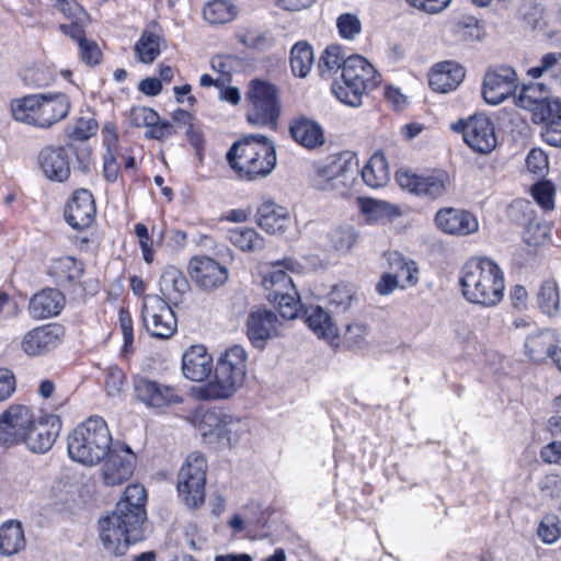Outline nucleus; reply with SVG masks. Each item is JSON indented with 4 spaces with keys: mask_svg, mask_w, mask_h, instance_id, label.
I'll return each instance as SVG.
<instances>
[{
    "mask_svg": "<svg viewBox=\"0 0 561 561\" xmlns=\"http://www.w3.org/2000/svg\"><path fill=\"white\" fill-rule=\"evenodd\" d=\"M463 298L474 305L493 308L504 297L505 279L500 265L489 257H473L461 270Z\"/></svg>",
    "mask_w": 561,
    "mask_h": 561,
    "instance_id": "nucleus-1",
    "label": "nucleus"
},
{
    "mask_svg": "<svg viewBox=\"0 0 561 561\" xmlns=\"http://www.w3.org/2000/svg\"><path fill=\"white\" fill-rule=\"evenodd\" d=\"M545 73H549L553 87L542 82H530L524 84L515 98L518 107L531 112L535 123L545 112H549V107L559 102V99L551 98V94L554 88H561V53L542 55L539 64L527 70V76L533 79L541 78Z\"/></svg>",
    "mask_w": 561,
    "mask_h": 561,
    "instance_id": "nucleus-2",
    "label": "nucleus"
},
{
    "mask_svg": "<svg viewBox=\"0 0 561 561\" xmlns=\"http://www.w3.org/2000/svg\"><path fill=\"white\" fill-rule=\"evenodd\" d=\"M276 160L275 146L264 135H249L234 142L227 152L231 168L250 181L272 173Z\"/></svg>",
    "mask_w": 561,
    "mask_h": 561,
    "instance_id": "nucleus-3",
    "label": "nucleus"
},
{
    "mask_svg": "<svg viewBox=\"0 0 561 561\" xmlns=\"http://www.w3.org/2000/svg\"><path fill=\"white\" fill-rule=\"evenodd\" d=\"M112 435L103 417L92 415L77 425L67 438L69 457L83 466L100 463L112 446Z\"/></svg>",
    "mask_w": 561,
    "mask_h": 561,
    "instance_id": "nucleus-4",
    "label": "nucleus"
},
{
    "mask_svg": "<svg viewBox=\"0 0 561 561\" xmlns=\"http://www.w3.org/2000/svg\"><path fill=\"white\" fill-rule=\"evenodd\" d=\"M247 352L232 345L217 358L211 378L198 389L204 400H222L232 397L243 385L247 374Z\"/></svg>",
    "mask_w": 561,
    "mask_h": 561,
    "instance_id": "nucleus-5",
    "label": "nucleus"
},
{
    "mask_svg": "<svg viewBox=\"0 0 561 561\" xmlns=\"http://www.w3.org/2000/svg\"><path fill=\"white\" fill-rule=\"evenodd\" d=\"M10 108L16 122L45 129L69 114L70 100L64 93H34L12 100Z\"/></svg>",
    "mask_w": 561,
    "mask_h": 561,
    "instance_id": "nucleus-6",
    "label": "nucleus"
},
{
    "mask_svg": "<svg viewBox=\"0 0 561 561\" xmlns=\"http://www.w3.org/2000/svg\"><path fill=\"white\" fill-rule=\"evenodd\" d=\"M301 265L293 259H284L271 264L264 273L262 285L268 301L273 302L286 320L298 316L301 304L298 290L287 272L298 273Z\"/></svg>",
    "mask_w": 561,
    "mask_h": 561,
    "instance_id": "nucleus-7",
    "label": "nucleus"
},
{
    "mask_svg": "<svg viewBox=\"0 0 561 561\" xmlns=\"http://www.w3.org/2000/svg\"><path fill=\"white\" fill-rule=\"evenodd\" d=\"M380 76L375 67L360 55H351L344 61L341 81L332 87L335 96L344 104L358 107L363 96L376 89Z\"/></svg>",
    "mask_w": 561,
    "mask_h": 561,
    "instance_id": "nucleus-8",
    "label": "nucleus"
},
{
    "mask_svg": "<svg viewBox=\"0 0 561 561\" xmlns=\"http://www.w3.org/2000/svg\"><path fill=\"white\" fill-rule=\"evenodd\" d=\"M144 523L137 515L114 510L99 520L100 539L104 549L115 556H123L131 543L144 539Z\"/></svg>",
    "mask_w": 561,
    "mask_h": 561,
    "instance_id": "nucleus-9",
    "label": "nucleus"
},
{
    "mask_svg": "<svg viewBox=\"0 0 561 561\" xmlns=\"http://www.w3.org/2000/svg\"><path fill=\"white\" fill-rule=\"evenodd\" d=\"M247 119L256 127L275 128L280 114L277 88L264 80L254 79L249 83L247 92Z\"/></svg>",
    "mask_w": 561,
    "mask_h": 561,
    "instance_id": "nucleus-10",
    "label": "nucleus"
},
{
    "mask_svg": "<svg viewBox=\"0 0 561 561\" xmlns=\"http://www.w3.org/2000/svg\"><path fill=\"white\" fill-rule=\"evenodd\" d=\"M357 167L356 156L351 151L331 154L317 165V186L322 191L344 196L357 173Z\"/></svg>",
    "mask_w": 561,
    "mask_h": 561,
    "instance_id": "nucleus-11",
    "label": "nucleus"
},
{
    "mask_svg": "<svg viewBox=\"0 0 561 561\" xmlns=\"http://www.w3.org/2000/svg\"><path fill=\"white\" fill-rule=\"evenodd\" d=\"M199 431L208 445L236 447L248 437L249 425L230 415L207 412L203 415Z\"/></svg>",
    "mask_w": 561,
    "mask_h": 561,
    "instance_id": "nucleus-12",
    "label": "nucleus"
},
{
    "mask_svg": "<svg viewBox=\"0 0 561 561\" xmlns=\"http://www.w3.org/2000/svg\"><path fill=\"white\" fill-rule=\"evenodd\" d=\"M396 181L402 190L428 199L443 197L453 185L450 174L443 169H434L423 174L400 169L396 172Z\"/></svg>",
    "mask_w": 561,
    "mask_h": 561,
    "instance_id": "nucleus-13",
    "label": "nucleus"
},
{
    "mask_svg": "<svg viewBox=\"0 0 561 561\" xmlns=\"http://www.w3.org/2000/svg\"><path fill=\"white\" fill-rule=\"evenodd\" d=\"M207 461L201 453H191L178 474V491L183 502L196 507L205 501Z\"/></svg>",
    "mask_w": 561,
    "mask_h": 561,
    "instance_id": "nucleus-14",
    "label": "nucleus"
},
{
    "mask_svg": "<svg viewBox=\"0 0 561 561\" xmlns=\"http://www.w3.org/2000/svg\"><path fill=\"white\" fill-rule=\"evenodd\" d=\"M170 305L158 295L144 296L141 320L152 337L167 340L176 332L178 321Z\"/></svg>",
    "mask_w": 561,
    "mask_h": 561,
    "instance_id": "nucleus-15",
    "label": "nucleus"
},
{
    "mask_svg": "<svg viewBox=\"0 0 561 561\" xmlns=\"http://www.w3.org/2000/svg\"><path fill=\"white\" fill-rule=\"evenodd\" d=\"M453 129L461 133L465 142L476 152L490 153L496 147L494 124L486 115L476 114L459 121L453 125Z\"/></svg>",
    "mask_w": 561,
    "mask_h": 561,
    "instance_id": "nucleus-16",
    "label": "nucleus"
},
{
    "mask_svg": "<svg viewBox=\"0 0 561 561\" xmlns=\"http://www.w3.org/2000/svg\"><path fill=\"white\" fill-rule=\"evenodd\" d=\"M32 410L23 404H13L0 415V446L12 447L22 444L33 424Z\"/></svg>",
    "mask_w": 561,
    "mask_h": 561,
    "instance_id": "nucleus-17",
    "label": "nucleus"
},
{
    "mask_svg": "<svg viewBox=\"0 0 561 561\" xmlns=\"http://www.w3.org/2000/svg\"><path fill=\"white\" fill-rule=\"evenodd\" d=\"M136 456L127 445H115L110 449L101 468L105 485L115 486L126 482L134 473Z\"/></svg>",
    "mask_w": 561,
    "mask_h": 561,
    "instance_id": "nucleus-18",
    "label": "nucleus"
},
{
    "mask_svg": "<svg viewBox=\"0 0 561 561\" xmlns=\"http://www.w3.org/2000/svg\"><path fill=\"white\" fill-rule=\"evenodd\" d=\"M73 151L71 144L46 146L41 149L37 162L44 176L51 182H66L70 176V157Z\"/></svg>",
    "mask_w": 561,
    "mask_h": 561,
    "instance_id": "nucleus-19",
    "label": "nucleus"
},
{
    "mask_svg": "<svg viewBox=\"0 0 561 561\" xmlns=\"http://www.w3.org/2000/svg\"><path fill=\"white\" fill-rule=\"evenodd\" d=\"M517 82V73L512 67H496L484 76L482 84L483 99L491 105H497L516 91Z\"/></svg>",
    "mask_w": 561,
    "mask_h": 561,
    "instance_id": "nucleus-20",
    "label": "nucleus"
},
{
    "mask_svg": "<svg viewBox=\"0 0 561 561\" xmlns=\"http://www.w3.org/2000/svg\"><path fill=\"white\" fill-rule=\"evenodd\" d=\"M65 330L56 323H48L27 331L21 340V350L28 356H42L58 347Z\"/></svg>",
    "mask_w": 561,
    "mask_h": 561,
    "instance_id": "nucleus-21",
    "label": "nucleus"
},
{
    "mask_svg": "<svg viewBox=\"0 0 561 561\" xmlns=\"http://www.w3.org/2000/svg\"><path fill=\"white\" fill-rule=\"evenodd\" d=\"M192 280L203 290H214L226 284L228 268L209 256H195L188 263Z\"/></svg>",
    "mask_w": 561,
    "mask_h": 561,
    "instance_id": "nucleus-22",
    "label": "nucleus"
},
{
    "mask_svg": "<svg viewBox=\"0 0 561 561\" xmlns=\"http://www.w3.org/2000/svg\"><path fill=\"white\" fill-rule=\"evenodd\" d=\"M60 428L61 423L57 415L49 414L38 420L34 419L23 444L34 454H45L53 447Z\"/></svg>",
    "mask_w": 561,
    "mask_h": 561,
    "instance_id": "nucleus-23",
    "label": "nucleus"
},
{
    "mask_svg": "<svg viewBox=\"0 0 561 561\" xmlns=\"http://www.w3.org/2000/svg\"><path fill=\"white\" fill-rule=\"evenodd\" d=\"M247 335L255 347H263L267 340L277 336L282 330V322L276 314L267 309H256L249 313L247 319Z\"/></svg>",
    "mask_w": 561,
    "mask_h": 561,
    "instance_id": "nucleus-24",
    "label": "nucleus"
},
{
    "mask_svg": "<svg viewBox=\"0 0 561 561\" xmlns=\"http://www.w3.org/2000/svg\"><path fill=\"white\" fill-rule=\"evenodd\" d=\"M435 224L444 233L459 237L472 234L479 229V221L472 213L453 207L439 209Z\"/></svg>",
    "mask_w": 561,
    "mask_h": 561,
    "instance_id": "nucleus-25",
    "label": "nucleus"
},
{
    "mask_svg": "<svg viewBox=\"0 0 561 561\" xmlns=\"http://www.w3.org/2000/svg\"><path fill=\"white\" fill-rule=\"evenodd\" d=\"M96 213L92 194L84 188L73 193L72 198L66 206V221L75 229L88 228L94 220Z\"/></svg>",
    "mask_w": 561,
    "mask_h": 561,
    "instance_id": "nucleus-26",
    "label": "nucleus"
},
{
    "mask_svg": "<svg viewBox=\"0 0 561 561\" xmlns=\"http://www.w3.org/2000/svg\"><path fill=\"white\" fill-rule=\"evenodd\" d=\"M135 392L140 401L151 408H164L181 401L173 387L146 378L135 382Z\"/></svg>",
    "mask_w": 561,
    "mask_h": 561,
    "instance_id": "nucleus-27",
    "label": "nucleus"
},
{
    "mask_svg": "<svg viewBox=\"0 0 561 561\" xmlns=\"http://www.w3.org/2000/svg\"><path fill=\"white\" fill-rule=\"evenodd\" d=\"M559 343L558 335L553 330L531 332L525 341V355L530 362L542 364L548 358L553 359L560 348Z\"/></svg>",
    "mask_w": 561,
    "mask_h": 561,
    "instance_id": "nucleus-28",
    "label": "nucleus"
},
{
    "mask_svg": "<svg viewBox=\"0 0 561 561\" xmlns=\"http://www.w3.org/2000/svg\"><path fill=\"white\" fill-rule=\"evenodd\" d=\"M65 296L56 288H45L34 294L27 306V312L34 320H43L55 317L65 307Z\"/></svg>",
    "mask_w": 561,
    "mask_h": 561,
    "instance_id": "nucleus-29",
    "label": "nucleus"
},
{
    "mask_svg": "<svg viewBox=\"0 0 561 561\" xmlns=\"http://www.w3.org/2000/svg\"><path fill=\"white\" fill-rule=\"evenodd\" d=\"M291 138L301 147L312 150L325 142V135L322 126L313 118L298 116L289 124Z\"/></svg>",
    "mask_w": 561,
    "mask_h": 561,
    "instance_id": "nucleus-30",
    "label": "nucleus"
},
{
    "mask_svg": "<svg viewBox=\"0 0 561 561\" xmlns=\"http://www.w3.org/2000/svg\"><path fill=\"white\" fill-rule=\"evenodd\" d=\"M213 358L203 345L188 347L182 357V371L185 378L203 381L211 371Z\"/></svg>",
    "mask_w": 561,
    "mask_h": 561,
    "instance_id": "nucleus-31",
    "label": "nucleus"
},
{
    "mask_svg": "<svg viewBox=\"0 0 561 561\" xmlns=\"http://www.w3.org/2000/svg\"><path fill=\"white\" fill-rule=\"evenodd\" d=\"M465 78L463 68L456 61H443L434 66L428 76L431 88L439 93L455 90Z\"/></svg>",
    "mask_w": 561,
    "mask_h": 561,
    "instance_id": "nucleus-32",
    "label": "nucleus"
},
{
    "mask_svg": "<svg viewBox=\"0 0 561 561\" xmlns=\"http://www.w3.org/2000/svg\"><path fill=\"white\" fill-rule=\"evenodd\" d=\"M359 238L360 232L353 225H336L325 234L327 248L340 256L347 255L358 243Z\"/></svg>",
    "mask_w": 561,
    "mask_h": 561,
    "instance_id": "nucleus-33",
    "label": "nucleus"
},
{
    "mask_svg": "<svg viewBox=\"0 0 561 561\" xmlns=\"http://www.w3.org/2000/svg\"><path fill=\"white\" fill-rule=\"evenodd\" d=\"M257 215L259 226L271 234H283L290 224V214L287 208L272 202L261 205Z\"/></svg>",
    "mask_w": 561,
    "mask_h": 561,
    "instance_id": "nucleus-34",
    "label": "nucleus"
},
{
    "mask_svg": "<svg viewBox=\"0 0 561 561\" xmlns=\"http://www.w3.org/2000/svg\"><path fill=\"white\" fill-rule=\"evenodd\" d=\"M188 282L184 274L175 266H167L159 280L161 298L168 304L176 305L188 290Z\"/></svg>",
    "mask_w": 561,
    "mask_h": 561,
    "instance_id": "nucleus-35",
    "label": "nucleus"
},
{
    "mask_svg": "<svg viewBox=\"0 0 561 561\" xmlns=\"http://www.w3.org/2000/svg\"><path fill=\"white\" fill-rule=\"evenodd\" d=\"M305 321L309 329L319 337L334 345L339 340V331L329 313L320 306H311L305 312Z\"/></svg>",
    "mask_w": 561,
    "mask_h": 561,
    "instance_id": "nucleus-36",
    "label": "nucleus"
},
{
    "mask_svg": "<svg viewBox=\"0 0 561 561\" xmlns=\"http://www.w3.org/2000/svg\"><path fill=\"white\" fill-rule=\"evenodd\" d=\"M165 46L162 32L157 26H150L141 33L135 44V54L140 62L152 64Z\"/></svg>",
    "mask_w": 561,
    "mask_h": 561,
    "instance_id": "nucleus-37",
    "label": "nucleus"
},
{
    "mask_svg": "<svg viewBox=\"0 0 561 561\" xmlns=\"http://www.w3.org/2000/svg\"><path fill=\"white\" fill-rule=\"evenodd\" d=\"M48 274L60 286L77 284L83 275V264L73 256H59L51 261Z\"/></svg>",
    "mask_w": 561,
    "mask_h": 561,
    "instance_id": "nucleus-38",
    "label": "nucleus"
},
{
    "mask_svg": "<svg viewBox=\"0 0 561 561\" xmlns=\"http://www.w3.org/2000/svg\"><path fill=\"white\" fill-rule=\"evenodd\" d=\"M26 546L22 525L18 520H8L0 526V554L11 557Z\"/></svg>",
    "mask_w": 561,
    "mask_h": 561,
    "instance_id": "nucleus-39",
    "label": "nucleus"
},
{
    "mask_svg": "<svg viewBox=\"0 0 561 561\" xmlns=\"http://www.w3.org/2000/svg\"><path fill=\"white\" fill-rule=\"evenodd\" d=\"M363 181L371 188H379L390 180V170L382 152L374 153L362 170Z\"/></svg>",
    "mask_w": 561,
    "mask_h": 561,
    "instance_id": "nucleus-40",
    "label": "nucleus"
},
{
    "mask_svg": "<svg viewBox=\"0 0 561 561\" xmlns=\"http://www.w3.org/2000/svg\"><path fill=\"white\" fill-rule=\"evenodd\" d=\"M147 493L142 485L130 484L125 489L124 497L117 502L115 510H121L124 513L137 515L138 520L145 523L146 520V504Z\"/></svg>",
    "mask_w": 561,
    "mask_h": 561,
    "instance_id": "nucleus-41",
    "label": "nucleus"
},
{
    "mask_svg": "<svg viewBox=\"0 0 561 561\" xmlns=\"http://www.w3.org/2000/svg\"><path fill=\"white\" fill-rule=\"evenodd\" d=\"M537 123H542V139L546 144L553 147H561V102H556L549 112L537 118Z\"/></svg>",
    "mask_w": 561,
    "mask_h": 561,
    "instance_id": "nucleus-42",
    "label": "nucleus"
},
{
    "mask_svg": "<svg viewBox=\"0 0 561 561\" xmlns=\"http://www.w3.org/2000/svg\"><path fill=\"white\" fill-rule=\"evenodd\" d=\"M290 68L294 76L306 78L314 62L312 47L307 42H298L290 49Z\"/></svg>",
    "mask_w": 561,
    "mask_h": 561,
    "instance_id": "nucleus-43",
    "label": "nucleus"
},
{
    "mask_svg": "<svg viewBox=\"0 0 561 561\" xmlns=\"http://www.w3.org/2000/svg\"><path fill=\"white\" fill-rule=\"evenodd\" d=\"M229 241L243 252L260 251L264 248V238L253 228L237 227L228 231Z\"/></svg>",
    "mask_w": 561,
    "mask_h": 561,
    "instance_id": "nucleus-44",
    "label": "nucleus"
},
{
    "mask_svg": "<svg viewBox=\"0 0 561 561\" xmlns=\"http://www.w3.org/2000/svg\"><path fill=\"white\" fill-rule=\"evenodd\" d=\"M236 14V8L229 0H211L203 10L204 19L210 24L228 23Z\"/></svg>",
    "mask_w": 561,
    "mask_h": 561,
    "instance_id": "nucleus-45",
    "label": "nucleus"
},
{
    "mask_svg": "<svg viewBox=\"0 0 561 561\" xmlns=\"http://www.w3.org/2000/svg\"><path fill=\"white\" fill-rule=\"evenodd\" d=\"M394 270V276L398 277L401 288L412 287L419 282V270L412 260H407L400 254H394L390 262Z\"/></svg>",
    "mask_w": 561,
    "mask_h": 561,
    "instance_id": "nucleus-46",
    "label": "nucleus"
},
{
    "mask_svg": "<svg viewBox=\"0 0 561 561\" xmlns=\"http://www.w3.org/2000/svg\"><path fill=\"white\" fill-rule=\"evenodd\" d=\"M537 300L543 313L548 316L557 313L560 307V295L557 282L552 279L542 282L537 294Z\"/></svg>",
    "mask_w": 561,
    "mask_h": 561,
    "instance_id": "nucleus-47",
    "label": "nucleus"
},
{
    "mask_svg": "<svg viewBox=\"0 0 561 561\" xmlns=\"http://www.w3.org/2000/svg\"><path fill=\"white\" fill-rule=\"evenodd\" d=\"M536 535L545 545H553L561 538V520L556 514L543 515L537 526Z\"/></svg>",
    "mask_w": 561,
    "mask_h": 561,
    "instance_id": "nucleus-48",
    "label": "nucleus"
},
{
    "mask_svg": "<svg viewBox=\"0 0 561 561\" xmlns=\"http://www.w3.org/2000/svg\"><path fill=\"white\" fill-rule=\"evenodd\" d=\"M520 13L533 30H542L546 26V9L536 0H524Z\"/></svg>",
    "mask_w": 561,
    "mask_h": 561,
    "instance_id": "nucleus-49",
    "label": "nucleus"
},
{
    "mask_svg": "<svg viewBox=\"0 0 561 561\" xmlns=\"http://www.w3.org/2000/svg\"><path fill=\"white\" fill-rule=\"evenodd\" d=\"M99 125L92 112H85L73 123L69 136L77 140H87L98 131Z\"/></svg>",
    "mask_w": 561,
    "mask_h": 561,
    "instance_id": "nucleus-50",
    "label": "nucleus"
},
{
    "mask_svg": "<svg viewBox=\"0 0 561 561\" xmlns=\"http://www.w3.org/2000/svg\"><path fill=\"white\" fill-rule=\"evenodd\" d=\"M353 287L347 284L335 285L328 294V304L334 308L335 311H346L354 299Z\"/></svg>",
    "mask_w": 561,
    "mask_h": 561,
    "instance_id": "nucleus-51",
    "label": "nucleus"
},
{
    "mask_svg": "<svg viewBox=\"0 0 561 561\" xmlns=\"http://www.w3.org/2000/svg\"><path fill=\"white\" fill-rule=\"evenodd\" d=\"M358 207L367 222H378L388 215V204L374 198H358Z\"/></svg>",
    "mask_w": 561,
    "mask_h": 561,
    "instance_id": "nucleus-52",
    "label": "nucleus"
},
{
    "mask_svg": "<svg viewBox=\"0 0 561 561\" xmlns=\"http://www.w3.org/2000/svg\"><path fill=\"white\" fill-rule=\"evenodd\" d=\"M239 41L247 47L265 50L273 46V37L266 33L257 30H244L238 34Z\"/></svg>",
    "mask_w": 561,
    "mask_h": 561,
    "instance_id": "nucleus-53",
    "label": "nucleus"
},
{
    "mask_svg": "<svg viewBox=\"0 0 561 561\" xmlns=\"http://www.w3.org/2000/svg\"><path fill=\"white\" fill-rule=\"evenodd\" d=\"M339 35L347 41L355 39L362 32V22L354 13H342L336 19Z\"/></svg>",
    "mask_w": 561,
    "mask_h": 561,
    "instance_id": "nucleus-54",
    "label": "nucleus"
},
{
    "mask_svg": "<svg viewBox=\"0 0 561 561\" xmlns=\"http://www.w3.org/2000/svg\"><path fill=\"white\" fill-rule=\"evenodd\" d=\"M72 37L79 46L80 57L84 64L95 66L101 61L102 53L95 42L81 35H72Z\"/></svg>",
    "mask_w": 561,
    "mask_h": 561,
    "instance_id": "nucleus-55",
    "label": "nucleus"
},
{
    "mask_svg": "<svg viewBox=\"0 0 561 561\" xmlns=\"http://www.w3.org/2000/svg\"><path fill=\"white\" fill-rule=\"evenodd\" d=\"M345 60L343 48L340 45H331L321 55L319 67L325 68L328 71H334L342 69Z\"/></svg>",
    "mask_w": 561,
    "mask_h": 561,
    "instance_id": "nucleus-56",
    "label": "nucleus"
},
{
    "mask_svg": "<svg viewBox=\"0 0 561 561\" xmlns=\"http://www.w3.org/2000/svg\"><path fill=\"white\" fill-rule=\"evenodd\" d=\"M531 195L536 203L545 210L554 208V187L550 182H539L531 187Z\"/></svg>",
    "mask_w": 561,
    "mask_h": 561,
    "instance_id": "nucleus-57",
    "label": "nucleus"
},
{
    "mask_svg": "<svg viewBox=\"0 0 561 561\" xmlns=\"http://www.w3.org/2000/svg\"><path fill=\"white\" fill-rule=\"evenodd\" d=\"M526 168L530 173L543 176L548 172V157L543 150L533 148L526 157Z\"/></svg>",
    "mask_w": 561,
    "mask_h": 561,
    "instance_id": "nucleus-58",
    "label": "nucleus"
},
{
    "mask_svg": "<svg viewBox=\"0 0 561 561\" xmlns=\"http://www.w3.org/2000/svg\"><path fill=\"white\" fill-rule=\"evenodd\" d=\"M368 329L362 323H352L346 327L344 333L345 343L351 348H363L367 342Z\"/></svg>",
    "mask_w": 561,
    "mask_h": 561,
    "instance_id": "nucleus-59",
    "label": "nucleus"
},
{
    "mask_svg": "<svg viewBox=\"0 0 561 561\" xmlns=\"http://www.w3.org/2000/svg\"><path fill=\"white\" fill-rule=\"evenodd\" d=\"M125 385V375L123 370L116 366H111L107 369L105 377V389L108 396H118Z\"/></svg>",
    "mask_w": 561,
    "mask_h": 561,
    "instance_id": "nucleus-60",
    "label": "nucleus"
},
{
    "mask_svg": "<svg viewBox=\"0 0 561 561\" xmlns=\"http://www.w3.org/2000/svg\"><path fill=\"white\" fill-rule=\"evenodd\" d=\"M538 485L545 496L561 501V476L549 473L539 481Z\"/></svg>",
    "mask_w": 561,
    "mask_h": 561,
    "instance_id": "nucleus-61",
    "label": "nucleus"
},
{
    "mask_svg": "<svg viewBox=\"0 0 561 561\" xmlns=\"http://www.w3.org/2000/svg\"><path fill=\"white\" fill-rule=\"evenodd\" d=\"M135 233L138 238L144 261L146 263H152L154 259V251L152 249V241L149 237L148 228L144 224L138 222L135 225Z\"/></svg>",
    "mask_w": 561,
    "mask_h": 561,
    "instance_id": "nucleus-62",
    "label": "nucleus"
},
{
    "mask_svg": "<svg viewBox=\"0 0 561 561\" xmlns=\"http://www.w3.org/2000/svg\"><path fill=\"white\" fill-rule=\"evenodd\" d=\"M158 113L146 106L134 107L130 111V122L133 125L140 127H150L158 122Z\"/></svg>",
    "mask_w": 561,
    "mask_h": 561,
    "instance_id": "nucleus-63",
    "label": "nucleus"
},
{
    "mask_svg": "<svg viewBox=\"0 0 561 561\" xmlns=\"http://www.w3.org/2000/svg\"><path fill=\"white\" fill-rule=\"evenodd\" d=\"M453 32L455 36L461 41H470L477 38L479 36L478 22L472 18L458 21L453 26Z\"/></svg>",
    "mask_w": 561,
    "mask_h": 561,
    "instance_id": "nucleus-64",
    "label": "nucleus"
}]
</instances>
